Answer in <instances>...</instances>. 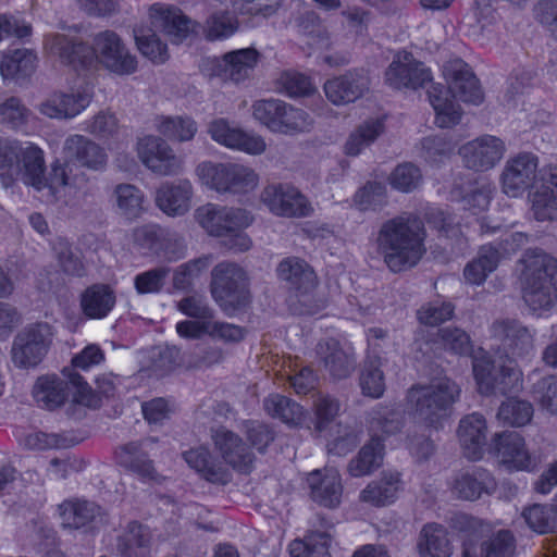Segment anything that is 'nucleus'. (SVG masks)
<instances>
[{
    "mask_svg": "<svg viewBox=\"0 0 557 557\" xmlns=\"http://www.w3.org/2000/svg\"><path fill=\"white\" fill-rule=\"evenodd\" d=\"M74 162L99 171L107 164V154L86 137L72 135L64 141L63 158L53 160L46 174V154L41 147L32 141L0 138L2 186L7 188L21 182L47 203L69 205L85 193L88 178Z\"/></svg>",
    "mask_w": 557,
    "mask_h": 557,
    "instance_id": "nucleus-1",
    "label": "nucleus"
},
{
    "mask_svg": "<svg viewBox=\"0 0 557 557\" xmlns=\"http://www.w3.org/2000/svg\"><path fill=\"white\" fill-rule=\"evenodd\" d=\"M492 335L503 343L507 355L523 359L534 350V334L515 320H499L491 327ZM473 376L481 394H505L522 385V372L516 362L506 356L492 360L484 350L473 358Z\"/></svg>",
    "mask_w": 557,
    "mask_h": 557,
    "instance_id": "nucleus-2",
    "label": "nucleus"
},
{
    "mask_svg": "<svg viewBox=\"0 0 557 557\" xmlns=\"http://www.w3.org/2000/svg\"><path fill=\"white\" fill-rule=\"evenodd\" d=\"M45 53L75 72L89 71L100 64L116 75H131L137 70V60L123 39L113 30H102L92 38V45L74 41L66 35L51 33L44 39Z\"/></svg>",
    "mask_w": 557,
    "mask_h": 557,
    "instance_id": "nucleus-3",
    "label": "nucleus"
},
{
    "mask_svg": "<svg viewBox=\"0 0 557 557\" xmlns=\"http://www.w3.org/2000/svg\"><path fill=\"white\" fill-rule=\"evenodd\" d=\"M539 158L531 152H520L509 158L500 173L502 191L510 198L530 194L531 210L537 221L557 216V166L544 168L537 180Z\"/></svg>",
    "mask_w": 557,
    "mask_h": 557,
    "instance_id": "nucleus-4",
    "label": "nucleus"
},
{
    "mask_svg": "<svg viewBox=\"0 0 557 557\" xmlns=\"http://www.w3.org/2000/svg\"><path fill=\"white\" fill-rule=\"evenodd\" d=\"M460 396L459 386L450 379L444 376L432 380L429 384L412 386L406 397V408L413 423L423 432L407 438V447L418 458L428 457L433 450V444L425 431L429 428L437 429L442 421L448 417L449 409Z\"/></svg>",
    "mask_w": 557,
    "mask_h": 557,
    "instance_id": "nucleus-5",
    "label": "nucleus"
},
{
    "mask_svg": "<svg viewBox=\"0 0 557 557\" xmlns=\"http://www.w3.org/2000/svg\"><path fill=\"white\" fill-rule=\"evenodd\" d=\"M195 29V23L180 9L156 3L147 16L134 27V39L138 51L154 64L169 59L168 46L157 36V32L166 35L173 42L185 39Z\"/></svg>",
    "mask_w": 557,
    "mask_h": 557,
    "instance_id": "nucleus-6",
    "label": "nucleus"
},
{
    "mask_svg": "<svg viewBox=\"0 0 557 557\" xmlns=\"http://www.w3.org/2000/svg\"><path fill=\"white\" fill-rule=\"evenodd\" d=\"M443 75L448 84V90H444L437 84L433 85L428 94L436 125L451 127L460 121L461 109L449 95L453 94L454 98L463 102L479 104L483 101V92L470 66L460 59L448 61L443 67Z\"/></svg>",
    "mask_w": 557,
    "mask_h": 557,
    "instance_id": "nucleus-7",
    "label": "nucleus"
},
{
    "mask_svg": "<svg viewBox=\"0 0 557 557\" xmlns=\"http://www.w3.org/2000/svg\"><path fill=\"white\" fill-rule=\"evenodd\" d=\"M424 228L412 216H398L386 221L379 232L377 248L387 267L399 272L416 265L425 252Z\"/></svg>",
    "mask_w": 557,
    "mask_h": 557,
    "instance_id": "nucleus-8",
    "label": "nucleus"
},
{
    "mask_svg": "<svg viewBox=\"0 0 557 557\" xmlns=\"http://www.w3.org/2000/svg\"><path fill=\"white\" fill-rule=\"evenodd\" d=\"M520 265L523 301L533 313L542 315L557 298V260L541 250H529Z\"/></svg>",
    "mask_w": 557,
    "mask_h": 557,
    "instance_id": "nucleus-9",
    "label": "nucleus"
},
{
    "mask_svg": "<svg viewBox=\"0 0 557 557\" xmlns=\"http://www.w3.org/2000/svg\"><path fill=\"white\" fill-rule=\"evenodd\" d=\"M198 225L210 236L227 239L230 249L247 251L251 239L244 233L253 222L250 211L239 207L206 203L194 213Z\"/></svg>",
    "mask_w": 557,
    "mask_h": 557,
    "instance_id": "nucleus-10",
    "label": "nucleus"
},
{
    "mask_svg": "<svg viewBox=\"0 0 557 557\" xmlns=\"http://www.w3.org/2000/svg\"><path fill=\"white\" fill-rule=\"evenodd\" d=\"M276 272L288 284V306L294 314L314 315L324 308L325 301L315 293L317 276L305 261L298 258L284 259Z\"/></svg>",
    "mask_w": 557,
    "mask_h": 557,
    "instance_id": "nucleus-11",
    "label": "nucleus"
},
{
    "mask_svg": "<svg viewBox=\"0 0 557 557\" xmlns=\"http://www.w3.org/2000/svg\"><path fill=\"white\" fill-rule=\"evenodd\" d=\"M369 424L370 431L373 433L372 438L348 466V472L356 478L368 475L381 467L384 446L376 433L382 432L389 435L397 432L400 426L399 413L393 407L380 405L370 412Z\"/></svg>",
    "mask_w": 557,
    "mask_h": 557,
    "instance_id": "nucleus-12",
    "label": "nucleus"
},
{
    "mask_svg": "<svg viewBox=\"0 0 557 557\" xmlns=\"http://www.w3.org/2000/svg\"><path fill=\"white\" fill-rule=\"evenodd\" d=\"M247 286V274L237 264L222 262L212 270L211 294L226 312H231L246 302Z\"/></svg>",
    "mask_w": 557,
    "mask_h": 557,
    "instance_id": "nucleus-13",
    "label": "nucleus"
},
{
    "mask_svg": "<svg viewBox=\"0 0 557 557\" xmlns=\"http://www.w3.org/2000/svg\"><path fill=\"white\" fill-rule=\"evenodd\" d=\"M92 97L94 86L87 81H79L66 90H55L48 95L37 106V110L48 119L71 120L89 107Z\"/></svg>",
    "mask_w": 557,
    "mask_h": 557,
    "instance_id": "nucleus-14",
    "label": "nucleus"
},
{
    "mask_svg": "<svg viewBox=\"0 0 557 557\" xmlns=\"http://www.w3.org/2000/svg\"><path fill=\"white\" fill-rule=\"evenodd\" d=\"M260 59L257 49L247 47L228 51L220 58H209L203 61L201 70L210 77L238 84L251 76Z\"/></svg>",
    "mask_w": 557,
    "mask_h": 557,
    "instance_id": "nucleus-15",
    "label": "nucleus"
},
{
    "mask_svg": "<svg viewBox=\"0 0 557 557\" xmlns=\"http://www.w3.org/2000/svg\"><path fill=\"white\" fill-rule=\"evenodd\" d=\"M208 134L220 146L249 156H260L268 147L261 135L246 131L223 117L214 119L208 124Z\"/></svg>",
    "mask_w": 557,
    "mask_h": 557,
    "instance_id": "nucleus-16",
    "label": "nucleus"
},
{
    "mask_svg": "<svg viewBox=\"0 0 557 557\" xmlns=\"http://www.w3.org/2000/svg\"><path fill=\"white\" fill-rule=\"evenodd\" d=\"M136 151L143 164L154 174L173 176L183 170V159L160 136L144 135L139 137Z\"/></svg>",
    "mask_w": 557,
    "mask_h": 557,
    "instance_id": "nucleus-17",
    "label": "nucleus"
},
{
    "mask_svg": "<svg viewBox=\"0 0 557 557\" xmlns=\"http://www.w3.org/2000/svg\"><path fill=\"white\" fill-rule=\"evenodd\" d=\"M492 453L502 467L508 471H533L537 459L527 447L524 438L517 432L495 435Z\"/></svg>",
    "mask_w": 557,
    "mask_h": 557,
    "instance_id": "nucleus-18",
    "label": "nucleus"
},
{
    "mask_svg": "<svg viewBox=\"0 0 557 557\" xmlns=\"http://www.w3.org/2000/svg\"><path fill=\"white\" fill-rule=\"evenodd\" d=\"M261 202L277 216H307L313 208L308 199L289 184H271L260 194Z\"/></svg>",
    "mask_w": 557,
    "mask_h": 557,
    "instance_id": "nucleus-19",
    "label": "nucleus"
},
{
    "mask_svg": "<svg viewBox=\"0 0 557 557\" xmlns=\"http://www.w3.org/2000/svg\"><path fill=\"white\" fill-rule=\"evenodd\" d=\"M505 141L494 135H482L459 148V154L465 165L478 172L490 171L505 157Z\"/></svg>",
    "mask_w": 557,
    "mask_h": 557,
    "instance_id": "nucleus-20",
    "label": "nucleus"
},
{
    "mask_svg": "<svg viewBox=\"0 0 557 557\" xmlns=\"http://www.w3.org/2000/svg\"><path fill=\"white\" fill-rule=\"evenodd\" d=\"M527 242L528 236L525 234L513 233L505 239L500 250L493 246H483L478 257L465 268L463 275L466 281L473 285H481L485 282L488 274L497 268L503 256L515 252Z\"/></svg>",
    "mask_w": 557,
    "mask_h": 557,
    "instance_id": "nucleus-21",
    "label": "nucleus"
},
{
    "mask_svg": "<svg viewBox=\"0 0 557 557\" xmlns=\"http://www.w3.org/2000/svg\"><path fill=\"white\" fill-rule=\"evenodd\" d=\"M431 79L430 70L406 51L395 55L385 73L386 84L396 89H417L423 87Z\"/></svg>",
    "mask_w": 557,
    "mask_h": 557,
    "instance_id": "nucleus-22",
    "label": "nucleus"
},
{
    "mask_svg": "<svg viewBox=\"0 0 557 557\" xmlns=\"http://www.w3.org/2000/svg\"><path fill=\"white\" fill-rule=\"evenodd\" d=\"M194 187L188 180L162 183L154 193L156 207L171 218L183 216L193 206Z\"/></svg>",
    "mask_w": 557,
    "mask_h": 557,
    "instance_id": "nucleus-23",
    "label": "nucleus"
},
{
    "mask_svg": "<svg viewBox=\"0 0 557 557\" xmlns=\"http://www.w3.org/2000/svg\"><path fill=\"white\" fill-rule=\"evenodd\" d=\"M317 355L335 380L347 377L355 369L356 354L350 344H341L334 338L322 341L317 346Z\"/></svg>",
    "mask_w": 557,
    "mask_h": 557,
    "instance_id": "nucleus-24",
    "label": "nucleus"
},
{
    "mask_svg": "<svg viewBox=\"0 0 557 557\" xmlns=\"http://www.w3.org/2000/svg\"><path fill=\"white\" fill-rule=\"evenodd\" d=\"M370 81L363 72H348L325 82L324 92L335 106L355 102L369 90Z\"/></svg>",
    "mask_w": 557,
    "mask_h": 557,
    "instance_id": "nucleus-25",
    "label": "nucleus"
},
{
    "mask_svg": "<svg viewBox=\"0 0 557 557\" xmlns=\"http://www.w3.org/2000/svg\"><path fill=\"white\" fill-rule=\"evenodd\" d=\"M497 486L494 476L485 469L473 468L458 473L451 482V493L462 500H476L491 495Z\"/></svg>",
    "mask_w": 557,
    "mask_h": 557,
    "instance_id": "nucleus-26",
    "label": "nucleus"
},
{
    "mask_svg": "<svg viewBox=\"0 0 557 557\" xmlns=\"http://www.w3.org/2000/svg\"><path fill=\"white\" fill-rule=\"evenodd\" d=\"M487 425L479 413L462 418L458 428V441L468 459L480 460L485 451Z\"/></svg>",
    "mask_w": 557,
    "mask_h": 557,
    "instance_id": "nucleus-27",
    "label": "nucleus"
},
{
    "mask_svg": "<svg viewBox=\"0 0 557 557\" xmlns=\"http://www.w3.org/2000/svg\"><path fill=\"white\" fill-rule=\"evenodd\" d=\"M212 440L225 463L240 471L250 469L253 454L239 436L226 429H218L212 434Z\"/></svg>",
    "mask_w": 557,
    "mask_h": 557,
    "instance_id": "nucleus-28",
    "label": "nucleus"
},
{
    "mask_svg": "<svg viewBox=\"0 0 557 557\" xmlns=\"http://www.w3.org/2000/svg\"><path fill=\"white\" fill-rule=\"evenodd\" d=\"M307 480L314 502L329 508L339 505L343 486L339 472L336 469L315 470L308 475Z\"/></svg>",
    "mask_w": 557,
    "mask_h": 557,
    "instance_id": "nucleus-29",
    "label": "nucleus"
},
{
    "mask_svg": "<svg viewBox=\"0 0 557 557\" xmlns=\"http://www.w3.org/2000/svg\"><path fill=\"white\" fill-rule=\"evenodd\" d=\"M417 550L419 557H451L454 545L447 528L436 522L424 524L418 535Z\"/></svg>",
    "mask_w": 557,
    "mask_h": 557,
    "instance_id": "nucleus-30",
    "label": "nucleus"
},
{
    "mask_svg": "<svg viewBox=\"0 0 557 557\" xmlns=\"http://www.w3.org/2000/svg\"><path fill=\"white\" fill-rule=\"evenodd\" d=\"M516 539L508 530H499L480 543H466L461 557H512Z\"/></svg>",
    "mask_w": 557,
    "mask_h": 557,
    "instance_id": "nucleus-31",
    "label": "nucleus"
},
{
    "mask_svg": "<svg viewBox=\"0 0 557 557\" xmlns=\"http://www.w3.org/2000/svg\"><path fill=\"white\" fill-rule=\"evenodd\" d=\"M116 301L113 289L104 284H95L81 295V308L89 319H103L114 308Z\"/></svg>",
    "mask_w": 557,
    "mask_h": 557,
    "instance_id": "nucleus-32",
    "label": "nucleus"
},
{
    "mask_svg": "<svg viewBox=\"0 0 557 557\" xmlns=\"http://www.w3.org/2000/svg\"><path fill=\"white\" fill-rule=\"evenodd\" d=\"M403 488L398 472L384 473L379 481L371 482L360 493V500L373 506L394 503Z\"/></svg>",
    "mask_w": 557,
    "mask_h": 557,
    "instance_id": "nucleus-33",
    "label": "nucleus"
},
{
    "mask_svg": "<svg viewBox=\"0 0 557 557\" xmlns=\"http://www.w3.org/2000/svg\"><path fill=\"white\" fill-rule=\"evenodd\" d=\"M156 131L165 138L185 143L195 138L198 132L197 122L188 115H161L154 120Z\"/></svg>",
    "mask_w": 557,
    "mask_h": 557,
    "instance_id": "nucleus-34",
    "label": "nucleus"
},
{
    "mask_svg": "<svg viewBox=\"0 0 557 557\" xmlns=\"http://www.w3.org/2000/svg\"><path fill=\"white\" fill-rule=\"evenodd\" d=\"M151 535L147 528L131 522L117 540V552L122 557H150Z\"/></svg>",
    "mask_w": 557,
    "mask_h": 557,
    "instance_id": "nucleus-35",
    "label": "nucleus"
},
{
    "mask_svg": "<svg viewBox=\"0 0 557 557\" xmlns=\"http://www.w3.org/2000/svg\"><path fill=\"white\" fill-rule=\"evenodd\" d=\"M149 443L128 444L119 455L121 466L132 471L143 480H157L152 461L147 457Z\"/></svg>",
    "mask_w": 557,
    "mask_h": 557,
    "instance_id": "nucleus-36",
    "label": "nucleus"
},
{
    "mask_svg": "<svg viewBox=\"0 0 557 557\" xmlns=\"http://www.w3.org/2000/svg\"><path fill=\"white\" fill-rule=\"evenodd\" d=\"M384 122L381 119H370L362 122L346 139L344 144L345 154L359 156L384 133Z\"/></svg>",
    "mask_w": 557,
    "mask_h": 557,
    "instance_id": "nucleus-37",
    "label": "nucleus"
},
{
    "mask_svg": "<svg viewBox=\"0 0 557 557\" xmlns=\"http://www.w3.org/2000/svg\"><path fill=\"white\" fill-rule=\"evenodd\" d=\"M186 463L200 476L210 482H225V471L222 463L213 459L203 446L190 448L183 453Z\"/></svg>",
    "mask_w": 557,
    "mask_h": 557,
    "instance_id": "nucleus-38",
    "label": "nucleus"
},
{
    "mask_svg": "<svg viewBox=\"0 0 557 557\" xmlns=\"http://www.w3.org/2000/svg\"><path fill=\"white\" fill-rule=\"evenodd\" d=\"M116 213L126 220H135L145 211V195L134 185L120 184L113 191Z\"/></svg>",
    "mask_w": 557,
    "mask_h": 557,
    "instance_id": "nucleus-39",
    "label": "nucleus"
},
{
    "mask_svg": "<svg viewBox=\"0 0 557 557\" xmlns=\"http://www.w3.org/2000/svg\"><path fill=\"white\" fill-rule=\"evenodd\" d=\"M36 54L28 49H17L5 53L0 62V74L3 79L23 78L35 72Z\"/></svg>",
    "mask_w": 557,
    "mask_h": 557,
    "instance_id": "nucleus-40",
    "label": "nucleus"
},
{
    "mask_svg": "<svg viewBox=\"0 0 557 557\" xmlns=\"http://www.w3.org/2000/svg\"><path fill=\"white\" fill-rule=\"evenodd\" d=\"M264 410L288 425L298 426L305 421L304 409L289 398L275 394L264 399Z\"/></svg>",
    "mask_w": 557,
    "mask_h": 557,
    "instance_id": "nucleus-41",
    "label": "nucleus"
},
{
    "mask_svg": "<svg viewBox=\"0 0 557 557\" xmlns=\"http://www.w3.org/2000/svg\"><path fill=\"white\" fill-rule=\"evenodd\" d=\"M259 182V174L252 168L242 163L228 162L225 194H249L258 187Z\"/></svg>",
    "mask_w": 557,
    "mask_h": 557,
    "instance_id": "nucleus-42",
    "label": "nucleus"
},
{
    "mask_svg": "<svg viewBox=\"0 0 557 557\" xmlns=\"http://www.w3.org/2000/svg\"><path fill=\"white\" fill-rule=\"evenodd\" d=\"M381 359L368 355L359 376V385L364 396L380 398L385 392V377Z\"/></svg>",
    "mask_w": 557,
    "mask_h": 557,
    "instance_id": "nucleus-43",
    "label": "nucleus"
},
{
    "mask_svg": "<svg viewBox=\"0 0 557 557\" xmlns=\"http://www.w3.org/2000/svg\"><path fill=\"white\" fill-rule=\"evenodd\" d=\"M521 519L525 525L537 534H547L557 532V522L555 520L553 507L532 504L523 507Z\"/></svg>",
    "mask_w": 557,
    "mask_h": 557,
    "instance_id": "nucleus-44",
    "label": "nucleus"
},
{
    "mask_svg": "<svg viewBox=\"0 0 557 557\" xmlns=\"http://www.w3.org/2000/svg\"><path fill=\"white\" fill-rule=\"evenodd\" d=\"M492 193L493 186L490 183H482L469 187L466 195H462L460 188L454 189L450 199L461 201L463 209L470 211L473 215H478L488 208Z\"/></svg>",
    "mask_w": 557,
    "mask_h": 557,
    "instance_id": "nucleus-45",
    "label": "nucleus"
},
{
    "mask_svg": "<svg viewBox=\"0 0 557 557\" xmlns=\"http://www.w3.org/2000/svg\"><path fill=\"white\" fill-rule=\"evenodd\" d=\"M33 394L36 401L48 409H54L65 400L64 384L54 375L39 377L34 386Z\"/></svg>",
    "mask_w": 557,
    "mask_h": 557,
    "instance_id": "nucleus-46",
    "label": "nucleus"
},
{
    "mask_svg": "<svg viewBox=\"0 0 557 557\" xmlns=\"http://www.w3.org/2000/svg\"><path fill=\"white\" fill-rule=\"evenodd\" d=\"M228 162L202 161L195 168L197 181L208 189L225 194Z\"/></svg>",
    "mask_w": 557,
    "mask_h": 557,
    "instance_id": "nucleus-47",
    "label": "nucleus"
},
{
    "mask_svg": "<svg viewBox=\"0 0 557 557\" xmlns=\"http://www.w3.org/2000/svg\"><path fill=\"white\" fill-rule=\"evenodd\" d=\"M96 511V506L85 500L64 502L59 506L61 524L69 529L84 527L95 517Z\"/></svg>",
    "mask_w": 557,
    "mask_h": 557,
    "instance_id": "nucleus-48",
    "label": "nucleus"
},
{
    "mask_svg": "<svg viewBox=\"0 0 557 557\" xmlns=\"http://www.w3.org/2000/svg\"><path fill=\"white\" fill-rule=\"evenodd\" d=\"M331 537L325 532H314L305 540H295L289 544L292 557H331L329 553Z\"/></svg>",
    "mask_w": 557,
    "mask_h": 557,
    "instance_id": "nucleus-49",
    "label": "nucleus"
},
{
    "mask_svg": "<svg viewBox=\"0 0 557 557\" xmlns=\"http://www.w3.org/2000/svg\"><path fill=\"white\" fill-rule=\"evenodd\" d=\"M45 356L46 352L42 351L41 346L29 341L28 335L22 331L17 334L12 347V361L15 366L20 368L35 367Z\"/></svg>",
    "mask_w": 557,
    "mask_h": 557,
    "instance_id": "nucleus-50",
    "label": "nucleus"
},
{
    "mask_svg": "<svg viewBox=\"0 0 557 557\" xmlns=\"http://www.w3.org/2000/svg\"><path fill=\"white\" fill-rule=\"evenodd\" d=\"M238 29L235 14L227 11H215L207 20L205 35L209 40H224L232 37Z\"/></svg>",
    "mask_w": 557,
    "mask_h": 557,
    "instance_id": "nucleus-51",
    "label": "nucleus"
},
{
    "mask_svg": "<svg viewBox=\"0 0 557 557\" xmlns=\"http://www.w3.org/2000/svg\"><path fill=\"white\" fill-rule=\"evenodd\" d=\"M277 134L295 135L310 131L313 125L312 117L302 109L284 103L282 117L277 122Z\"/></svg>",
    "mask_w": 557,
    "mask_h": 557,
    "instance_id": "nucleus-52",
    "label": "nucleus"
},
{
    "mask_svg": "<svg viewBox=\"0 0 557 557\" xmlns=\"http://www.w3.org/2000/svg\"><path fill=\"white\" fill-rule=\"evenodd\" d=\"M210 256H202L181 264L176 268L173 275V284L177 289L188 288L197 278H199L211 265Z\"/></svg>",
    "mask_w": 557,
    "mask_h": 557,
    "instance_id": "nucleus-53",
    "label": "nucleus"
},
{
    "mask_svg": "<svg viewBox=\"0 0 557 557\" xmlns=\"http://www.w3.org/2000/svg\"><path fill=\"white\" fill-rule=\"evenodd\" d=\"M284 101L278 99L259 100L252 104V116L270 132L277 133Z\"/></svg>",
    "mask_w": 557,
    "mask_h": 557,
    "instance_id": "nucleus-54",
    "label": "nucleus"
},
{
    "mask_svg": "<svg viewBox=\"0 0 557 557\" xmlns=\"http://www.w3.org/2000/svg\"><path fill=\"white\" fill-rule=\"evenodd\" d=\"M533 416L532 405L528 401L509 398L502 404L498 410V418L504 422L521 426L530 422Z\"/></svg>",
    "mask_w": 557,
    "mask_h": 557,
    "instance_id": "nucleus-55",
    "label": "nucleus"
},
{
    "mask_svg": "<svg viewBox=\"0 0 557 557\" xmlns=\"http://www.w3.org/2000/svg\"><path fill=\"white\" fill-rule=\"evenodd\" d=\"M277 87L289 97L309 96L315 91L309 77L294 71L283 72L277 78Z\"/></svg>",
    "mask_w": 557,
    "mask_h": 557,
    "instance_id": "nucleus-56",
    "label": "nucleus"
},
{
    "mask_svg": "<svg viewBox=\"0 0 557 557\" xmlns=\"http://www.w3.org/2000/svg\"><path fill=\"white\" fill-rule=\"evenodd\" d=\"M420 170L412 163H403L395 168L389 175V184L395 189L409 193L416 189L421 183Z\"/></svg>",
    "mask_w": 557,
    "mask_h": 557,
    "instance_id": "nucleus-57",
    "label": "nucleus"
},
{
    "mask_svg": "<svg viewBox=\"0 0 557 557\" xmlns=\"http://www.w3.org/2000/svg\"><path fill=\"white\" fill-rule=\"evenodd\" d=\"M169 269L156 268L137 274L134 277V287L138 295L158 294L162 290Z\"/></svg>",
    "mask_w": 557,
    "mask_h": 557,
    "instance_id": "nucleus-58",
    "label": "nucleus"
},
{
    "mask_svg": "<svg viewBox=\"0 0 557 557\" xmlns=\"http://www.w3.org/2000/svg\"><path fill=\"white\" fill-rule=\"evenodd\" d=\"M454 307L449 302L432 301L418 310V319L425 325H437L453 317Z\"/></svg>",
    "mask_w": 557,
    "mask_h": 557,
    "instance_id": "nucleus-59",
    "label": "nucleus"
},
{
    "mask_svg": "<svg viewBox=\"0 0 557 557\" xmlns=\"http://www.w3.org/2000/svg\"><path fill=\"white\" fill-rule=\"evenodd\" d=\"M424 159L431 165H438L447 160L454 151V145L442 137H429L422 144Z\"/></svg>",
    "mask_w": 557,
    "mask_h": 557,
    "instance_id": "nucleus-60",
    "label": "nucleus"
},
{
    "mask_svg": "<svg viewBox=\"0 0 557 557\" xmlns=\"http://www.w3.org/2000/svg\"><path fill=\"white\" fill-rule=\"evenodd\" d=\"M2 121L17 128L25 125L30 116V111L20 99L11 97L0 104Z\"/></svg>",
    "mask_w": 557,
    "mask_h": 557,
    "instance_id": "nucleus-61",
    "label": "nucleus"
},
{
    "mask_svg": "<svg viewBox=\"0 0 557 557\" xmlns=\"http://www.w3.org/2000/svg\"><path fill=\"white\" fill-rule=\"evenodd\" d=\"M84 129L95 136L107 138L113 136L119 129L117 119L110 112H100L84 122Z\"/></svg>",
    "mask_w": 557,
    "mask_h": 557,
    "instance_id": "nucleus-62",
    "label": "nucleus"
},
{
    "mask_svg": "<svg viewBox=\"0 0 557 557\" xmlns=\"http://www.w3.org/2000/svg\"><path fill=\"white\" fill-rule=\"evenodd\" d=\"M384 196L385 189L381 184L370 183L355 194L352 201L358 210L366 211L381 205Z\"/></svg>",
    "mask_w": 557,
    "mask_h": 557,
    "instance_id": "nucleus-63",
    "label": "nucleus"
},
{
    "mask_svg": "<svg viewBox=\"0 0 557 557\" xmlns=\"http://www.w3.org/2000/svg\"><path fill=\"white\" fill-rule=\"evenodd\" d=\"M534 398L552 413H557V377L542 379L535 386Z\"/></svg>",
    "mask_w": 557,
    "mask_h": 557,
    "instance_id": "nucleus-64",
    "label": "nucleus"
}]
</instances>
